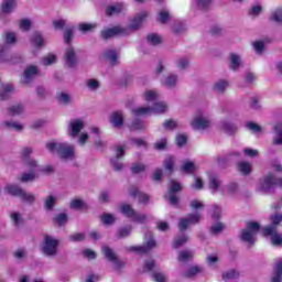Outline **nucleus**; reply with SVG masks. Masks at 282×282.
<instances>
[{"label": "nucleus", "instance_id": "13", "mask_svg": "<svg viewBox=\"0 0 282 282\" xmlns=\"http://www.w3.org/2000/svg\"><path fill=\"white\" fill-rule=\"evenodd\" d=\"M278 180L279 177H275L274 174L269 173L264 177L260 180V187L259 191L262 193H265L267 195H270L274 188L278 186Z\"/></svg>", "mask_w": 282, "mask_h": 282}, {"label": "nucleus", "instance_id": "33", "mask_svg": "<svg viewBox=\"0 0 282 282\" xmlns=\"http://www.w3.org/2000/svg\"><path fill=\"white\" fill-rule=\"evenodd\" d=\"M274 137L272 140V144L274 147H282V123H276L273 127Z\"/></svg>", "mask_w": 282, "mask_h": 282}, {"label": "nucleus", "instance_id": "26", "mask_svg": "<svg viewBox=\"0 0 282 282\" xmlns=\"http://www.w3.org/2000/svg\"><path fill=\"white\" fill-rule=\"evenodd\" d=\"M221 178L219 177V175L217 174H212L209 175V183L208 186L213 193V195H215V193H217L218 191H221Z\"/></svg>", "mask_w": 282, "mask_h": 282}, {"label": "nucleus", "instance_id": "11", "mask_svg": "<svg viewBox=\"0 0 282 282\" xmlns=\"http://www.w3.org/2000/svg\"><path fill=\"white\" fill-rule=\"evenodd\" d=\"M191 127L195 131H206V129H210V118L204 112L198 111L193 117L191 121Z\"/></svg>", "mask_w": 282, "mask_h": 282}, {"label": "nucleus", "instance_id": "22", "mask_svg": "<svg viewBox=\"0 0 282 282\" xmlns=\"http://www.w3.org/2000/svg\"><path fill=\"white\" fill-rule=\"evenodd\" d=\"M129 195L131 197H138L139 204H148L151 199V196H149V194L141 192L140 188H138V186L134 185L130 186Z\"/></svg>", "mask_w": 282, "mask_h": 282}, {"label": "nucleus", "instance_id": "59", "mask_svg": "<svg viewBox=\"0 0 282 282\" xmlns=\"http://www.w3.org/2000/svg\"><path fill=\"white\" fill-rule=\"evenodd\" d=\"M235 279H239V273L237 270L231 269V270L223 273L224 281H232Z\"/></svg>", "mask_w": 282, "mask_h": 282}, {"label": "nucleus", "instance_id": "27", "mask_svg": "<svg viewBox=\"0 0 282 282\" xmlns=\"http://www.w3.org/2000/svg\"><path fill=\"white\" fill-rule=\"evenodd\" d=\"M242 62H241V55L237 53H230L229 54V68L232 72H239L241 68Z\"/></svg>", "mask_w": 282, "mask_h": 282}, {"label": "nucleus", "instance_id": "56", "mask_svg": "<svg viewBox=\"0 0 282 282\" xmlns=\"http://www.w3.org/2000/svg\"><path fill=\"white\" fill-rule=\"evenodd\" d=\"M176 67L181 70L188 69V66L191 65V59L188 57H180L176 59Z\"/></svg>", "mask_w": 282, "mask_h": 282}, {"label": "nucleus", "instance_id": "23", "mask_svg": "<svg viewBox=\"0 0 282 282\" xmlns=\"http://www.w3.org/2000/svg\"><path fill=\"white\" fill-rule=\"evenodd\" d=\"M241 158V152H230L225 156H217L216 161L219 166H226L230 162H235Z\"/></svg>", "mask_w": 282, "mask_h": 282}, {"label": "nucleus", "instance_id": "63", "mask_svg": "<svg viewBox=\"0 0 282 282\" xmlns=\"http://www.w3.org/2000/svg\"><path fill=\"white\" fill-rule=\"evenodd\" d=\"M42 65H44L45 67L50 66V65H54V63H56V55H46L42 58L41 61Z\"/></svg>", "mask_w": 282, "mask_h": 282}, {"label": "nucleus", "instance_id": "60", "mask_svg": "<svg viewBox=\"0 0 282 282\" xmlns=\"http://www.w3.org/2000/svg\"><path fill=\"white\" fill-rule=\"evenodd\" d=\"M202 273V268L199 267H192L188 271L183 273L185 279H192V276H196V274Z\"/></svg>", "mask_w": 282, "mask_h": 282}, {"label": "nucleus", "instance_id": "57", "mask_svg": "<svg viewBox=\"0 0 282 282\" xmlns=\"http://www.w3.org/2000/svg\"><path fill=\"white\" fill-rule=\"evenodd\" d=\"M187 242H188V236L186 235L177 236L174 239L173 248L174 249L182 248V246H184Z\"/></svg>", "mask_w": 282, "mask_h": 282}, {"label": "nucleus", "instance_id": "37", "mask_svg": "<svg viewBox=\"0 0 282 282\" xmlns=\"http://www.w3.org/2000/svg\"><path fill=\"white\" fill-rule=\"evenodd\" d=\"M96 28H98L97 23L83 22V23L78 24V30L83 34H89V33L94 32V30H96Z\"/></svg>", "mask_w": 282, "mask_h": 282}, {"label": "nucleus", "instance_id": "51", "mask_svg": "<svg viewBox=\"0 0 282 282\" xmlns=\"http://www.w3.org/2000/svg\"><path fill=\"white\" fill-rule=\"evenodd\" d=\"M130 170L132 175H140V173H144V171H147V165L143 163H132Z\"/></svg>", "mask_w": 282, "mask_h": 282}, {"label": "nucleus", "instance_id": "14", "mask_svg": "<svg viewBox=\"0 0 282 282\" xmlns=\"http://www.w3.org/2000/svg\"><path fill=\"white\" fill-rule=\"evenodd\" d=\"M202 221V213L196 212V213H191L186 217H183L178 221V230L181 232H185V230L188 229V226L193 225L195 226L196 224H199Z\"/></svg>", "mask_w": 282, "mask_h": 282}, {"label": "nucleus", "instance_id": "24", "mask_svg": "<svg viewBox=\"0 0 282 282\" xmlns=\"http://www.w3.org/2000/svg\"><path fill=\"white\" fill-rule=\"evenodd\" d=\"M180 80V76L176 74H169L163 79H161V85L166 87V89H175L177 87V82Z\"/></svg>", "mask_w": 282, "mask_h": 282}, {"label": "nucleus", "instance_id": "58", "mask_svg": "<svg viewBox=\"0 0 282 282\" xmlns=\"http://www.w3.org/2000/svg\"><path fill=\"white\" fill-rule=\"evenodd\" d=\"M210 0H196L194 7L196 10H208L210 8Z\"/></svg>", "mask_w": 282, "mask_h": 282}, {"label": "nucleus", "instance_id": "52", "mask_svg": "<svg viewBox=\"0 0 282 282\" xmlns=\"http://www.w3.org/2000/svg\"><path fill=\"white\" fill-rule=\"evenodd\" d=\"M171 19V13L169 12V10H161L159 13H158V18H156V21L159 23H162L163 25L165 23L169 22V20Z\"/></svg>", "mask_w": 282, "mask_h": 282}, {"label": "nucleus", "instance_id": "55", "mask_svg": "<svg viewBox=\"0 0 282 282\" xmlns=\"http://www.w3.org/2000/svg\"><path fill=\"white\" fill-rule=\"evenodd\" d=\"M172 32L178 36V34H184L186 32V24L184 22H175L172 26Z\"/></svg>", "mask_w": 282, "mask_h": 282}, {"label": "nucleus", "instance_id": "32", "mask_svg": "<svg viewBox=\"0 0 282 282\" xmlns=\"http://www.w3.org/2000/svg\"><path fill=\"white\" fill-rule=\"evenodd\" d=\"M58 203V197L50 194L44 198V210L47 213H52L54 210V207Z\"/></svg>", "mask_w": 282, "mask_h": 282}, {"label": "nucleus", "instance_id": "38", "mask_svg": "<svg viewBox=\"0 0 282 282\" xmlns=\"http://www.w3.org/2000/svg\"><path fill=\"white\" fill-rule=\"evenodd\" d=\"M272 282H282V260H278L274 268L273 276L271 278Z\"/></svg>", "mask_w": 282, "mask_h": 282}, {"label": "nucleus", "instance_id": "36", "mask_svg": "<svg viewBox=\"0 0 282 282\" xmlns=\"http://www.w3.org/2000/svg\"><path fill=\"white\" fill-rule=\"evenodd\" d=\"M269 21L271 23L282 24V8L274 9L269 15Z\"/></svg>", "mask_w": 282, "mask_h": 282}, {"label": "nucleus", "instance_id": "50", "mask_svg": "<svg viewBox=\"0 0 282 282\" xmlns=\"http://www.w3.org/2000/svg\"><path fill=\"white\" fill-rule=\"evenodd\" d=\"M122 12V4L117 3L106 9L107 17H113V14H120Z\"/></svg>", "mask_w": 282, "mask_h": 282}, {"label": "nucleus", "instance_id": "19", "mask_svg": "<svg viewBox=\"0 0 282 282\" xmlns=\"http://www.w3.org/2000/svg\"><path fill=\"white\" fill-rule=\"evenodd\" d=\"M85 129V122L82 119H76L69 122L68 135L70 138H78L80 131Z\"/></svg>", "mask_w": 282, "mask_h": 282}, {"label": "nucleus", "instance_id": "18", "mask_svg": "<svg viewBox=\"0 0 282 282\" xmlns=\"http://www.w3.org/2000/svg\"><path fill=\"white\" fill-rule=\"evenodd\" d=\"M271 221H272V224L270 226L262 228L263 237H270V235H274V232H276V226H279V224H281L282 215L275 214V215L271 216Z\"/></svg>", "mask_w": 282, "mask_h": 282}, {"label": "nucleus", "instance_id": "5", "mask_svg": "<svg viewBox=\"0 0 282 282\" xmlns=\"http://www.w3.org/2000/svg\"><path fill=\"white\" fill-rule=\"evenodd\" d=\"M259 230H261V225L257 221H248L247 227L241 230L240 239L245 243L250 246H254L257 243V235H259Z\"/></svg>", "mask_w": 282, "mask_h": 282}, {"label": "nucleus", "instance_id": "35", "mask_svg": "<svg viewBox=\"0 0 282 282\" xmlns=\"http://www.w3.org/2000/svg\"><path fill=\"white\" fill-rule=\"evenodd\" d=\"M31 43L32 45H35V47H44L45 39L43 37V34H41V32H34L31 36Z\"/></svg>", "mask_w": 282, "mask_h": 282}, {"label": "nucleus", "instance_id": "15", "mask_svg": "<svg viewBox=\"0 0 282 282\" xmlns=\"http://www.w3.org/2000/svg\"><path fill=\"white\" fill-rule=\"evenodd\" d=\"M148 237H150V239L147 241L145 245L132 246L130 247V252H138V254H147V252H151V250L155 248L156 243H155V240L153 239L152 232H149Z\"/></svg>", "mask_w": 282, "mask_h": 282}, {"label": "nucleus", "instance_id": "6", "mask_svg": "<svg viewBox=\"0 0 282 282\" xmlns=\"http://www.w3.org/2000/svg\"><path fill=\"white\" fill-rule=\"evenodd\" d=\"M61 240L54 238V236L45 235L42 241L41 251L44 257H56L58 254V247Z\"/></svg>", "mask_w": 282, "mask_h": 282}, {"label": "nucleus", "instance_id": "7", "mask_svg": "<svg viewBox=\"0 0 282 282\" xmlns=\"http://www.w3.org/2000/svg\"><path fill=\"white\" fill-rule=\"evenodd\" d=\"M169 106L164 101H154L152 107L133 108L131 113L133 116H151V113H164Z\"/></svg>", "mask_w": 282, "mask_h": 282}, {"label": "nucleus", "instance_id": "3", "mask_svg": "<svg viewBox=\"0 0 282 282\" xmlns=\"http://www.w3.org/2000/svg\"><path fill=\"white\" fill-rule=\"evenodd\" d=\"M46 149L50 153H56L63 162L74 160L76 153L74 145L63 142H48L46 143Z\"/></svg>", "mask_w": 282, "mask_h": 282}, {"label": "nucleus", "instance_id": "8", "mask_svg": "<svg viewBox=\"0 0 282 282\" xmlns=\"http://www.w3.org/2000/svg\"><path fill=\"white\" fill-rule=\"evenodd\" d=\"M177 193H182V185L176 181L171 180L164 199H166V202H169L171 206H174V208L180 207V196H177Z\"/></svg>", "mask_w": 282, "mask_h": 282}, {"label": "nucleus", "instance_id": "28", "mask_svg": "<svg viewBox=\"0 0 282 282\" xmlns=\"http://www.w3.org/2000/svg\"><path fill=\"white\" fill-rule=\"evenodd\" d=\"M17 8V0H3L0 7V14H12Z\"/></svg>", "mask_w": 282, "mask_h": 282}, {"label": "nucleus", "instance_id": "39", "mask_svg": "<svg viewBox=\"0 0 282 282\" xmlns=\"http://www.w3.org/2000/svg\"><path fill=\"white\" fill-rule=\"evenodd\" d=\"M69 209L70 210H83V209H87V203H85L83 199L80 198H75L73 200H70L69 203Z\"/></svg>", "mask_w": 282, "mask_h": 282}, {"label": "nucleus", "instance_id": "43", "mask_svg": "<svg viewBox=\"0 0 282 282\" xmlns=\"http://www.w3.org/2000/svg\"><path fill=\"white\" fill-rule=\"evenodd\" d=\"M237 169L242 175H250L252 173V165L246 161L239 162Z\"/></svg>", "mask_w": 282, "mask_h": 282}, {"label": "nucleus", "instance_id": "62", "mask_svg": "<svg viewBox=\"0 0 282 282\" xmlns=\"http://www.w3.org/2000/svg\"><path fill=\"white\" fill-rule=\"evenodd\" d=\"M212 219L219 221L221 219V207L214 205L212 207Z\"/></svg>", "mask_w": 282, "mask_h": 282}, {"label": "nucleus", "instance_id": "40", "mask_svg": "<svg viewBox=\"0 0 282 282\" xmlns=\"http://www.w3.org/2000/svg\"><path fill=\"white\" fill-rule=\"evenodd\" d=\"M181 171L187 173V175H193L197 171V165L193 161H185L181 166Z\"/></svg>", "mask_w": 282, "mask_h": 282}, {"label": "nucleus", "instance_id": "29", "mask_svg": "<svg viewBox=\"0 0 282 282\" xmlns=\"http://www.w3.org/2000/svg\"><path fill=\"white\" fill-rule=\"evenodd\" d=\"M110 123L116 129H120V127L124 124V115L122 113V111L112 112V115L110 116Z\"/></svg>", "mask_w": 282, "mask_h": 282}, {"label": "nucleus", "instance_id": "30", "mask_svg": "<svg viewBox=\"0 0 282 282\" xmlns=\"http://www.w3.org/2000/svg\"><path fill=\"white\" fill-rule=\"evenodd\" d=\"M3 129H7V131H17L18 133H21L23 131L24 126L20 122L13 121V120H7L2 123Z\"/></svg>", "mask_w": 282, "mask_h": 282}, {"label": "nucleus", "instance_id": "47", "mask_svg": "<svg viewBox=\"0 0 282 282\" xmlns=\"http://www.w3.org/2000/svg\"><path fill=\"white\" fill-rule=\"evenodd\" d=\"M147 129V126L141 119H134L131 124H130V130L131 131H144Z\"/></svg>", "mask_w": 282, "mask_h": 282}, {"label": "nucleus", "instance_id": "25", "mask_svg": "<svg viewBox=\"0 0 282 282\" xmlns=\"http://www.w3.org/2000/svg\"><path fill=\"white\" fill-rule=\"evenodd\" d=\"M219 127L227 135H235V133L239 131V127H237L236 123L226 120L220 121Z\"/></svg>", "mask_w": 282, "mask_h": 282}, {"label": "nucleus", "instance_id": "17", "mask_svg": "<svg viewBox=\"0 0 282 282\" xmlns=\"http://www.w3.org/2000/svg\"><path fill=\"white\" fill-rule=\"evenodd\" d=\"M105 61L111 65V67H118L120 65V53L116 48H108L102 52Z\"/></svg>", "mask_w": 282, "mask_h": 282}, {"label": "nucleus", "instance_id": "31", "mask_svg": "<svg viewBox=\"0 0 282 282\" xmlns=\"http://www.w3.org/2000/svg\"><path fill=\"white\" fill-rule=\"evenodd\" d=\"M229 85H230V83H228V80L219 79L214 84L213 91H215V94H219L220 96H224V94H226V90L228 89Z\"/></svg>", "mask_w": 282, "mask_h": 282}, {"label": "nucleus", "instance_id": "1", "mask_svg": "<svg viewBox=\"0 0 282 282\" xmlns=\"http://www.w3.org/2000/svg\"><path fill=\"white\" fill-rule=\"evenodd\" d=\"M148 18L149 12L141 11L135 14L128 29L122 26L106 28L100 31V39H102V41H109V39H113L116 36H129V30H140Z\"/></svg>", "mask_w": 282, "mask_h": 282}, {"label": "nucleus", "instance_id": "42", "mask_svg": "<svg viewBox=\"0 0 282 282\" xmlns=\"http://www.w3.org/2000/svg\"><path fill=\"white\" fill-rule=\"evenodd\" d=\"M133 230V227L131 225L121 227L116 232L117 239H126V237H129L131 235V231Z\"/></svg>", "mask_w": 282, "mask_h": 282}, {"label": "nucleus", "instance_id": "2", "mask_svg": "<svg viewBox=\"0 0 282 282\" xmlns=\"http://www.w3.org/2000/svg\"><path fill=\"white\" fill-rule=\"evenodd\" d=\"M2 41L4 45H0V61L1 63H10L14 65L17 63H21V57L12 56L8 53V47H14L19 43V36L14 31H7L2 34Z\"/></svg>", "mask_w": 282, "mask_h": 282}, {"label": "nucleus", "instance_id": "9", "mask_svg": "<svg viewBox=\"0 0 282 282\" xmlns=\"http://www.w3.org/2000/svg\"><path fill=\"white\" fill-rule=\"evenodd\" d=\"M120 213L124 215V217H128V219H132L134 224H147L149 217L147 214H140L131 207L129 204H123L120 206Z\"/></svg>", "mask_w": 282, "mask_h": 282}, {"label": "nucleus", "instance_id": "46", "mask_svg": "<svg viewBox=\"0 0 282 282\" xmlns=\"http://www.w3.org/2000/svg\"><path fill=\"white\" fill-rule=\"evenodd\" d=\"M100 221L105 225V226H113V224H116V216L113 214H107L104 213L100 216Z\"/></svg>", "mask_w": 282, "mask_h": 282}, {"label": "nucleus", "instance_id": "45", "mask_svg": "<svg viewBox=\"0 0 282 282\" xmlns=\"http://www.w3.org/2000/svg\"><path fill=\"white\" fill-rule=\"evenodd\" d=\"M163 166H164L165 171L169 172V175H173V171L175 169V158L166 156L163 162Z\"/></svg>", "mask_w": 282, "mask_h": 282}, {"label": "nucleus", "instance_id": "49", "mask_svg": "<svg viewBox=\"0 0 282 282\" xmlns=\"http://www.w3.org/2000/svg\"><path fill=\"white\" fill-rule=\"evenodd\" d=\"M34 180H36V172L34 171L23 173L20 177V182H22V184H28V182H34Z\"/></svg>", "mask_w": 282, "mask_h": 282}, {"label": "nucleus", "instance_id": "53", "mask_svg": "<svg viewBox=\"0 0 282 282\" xmlns=\"http://www.w3.org/2000/svg\"><path fill=\"white\" fill-rule=\"evenodd\" d=\"M57 101L61 104V105H72V96H69V94L67 93H58L57 94Z\"/></svg>", "mask_w": 282, "mask_h": 282}, {"label": "nucleus", "instance_id": "10", "mask_svg": "<svg viewBox=\"0 0 282 282\" xmlns=\"http://www.w3.org/2000/svg\"><path fill=\"white\" fill-rule=\"evenodd\" d=\"M101 251L104 257H106L107 261L112 263L113 270H116V272H120V270L124 268V261L120 260V258L116 254V252H113V249H111V247L104 245L101 247Z\"/></svg>", "mask_w": 282, "mask_h": 282}, {"label": "nucleus", "instance_id": "48", "mask_svg": "<svg viewBox=\"0 0 282 282\" xmlns=\"http://www.w3.org/2000/svg\"><path fill=\"white\" fill-rule=\"evenodd\" d=\"M160 98V95L155 90H148L144 93V100L145 102H156L158 99Z\"/></svg>", "mask_w": 282, "mask_h": 282}, {"label": "nucleus", "instance_id": "41", "mask_svg": "<svg viewBox=\"0 0 282 282\" xmlns=\"http://www.w3.org/2000/svg\"><path fill=\"white\" fill-rule=\"evenodd\" d=\"M193 257H195V253L191 250H183L178 252V261L181 263H188V261H193Z\"/></svg>", "mask_w": 282, "mask_h": 282}, {"label": "nucleus", "instance_id": "34", "mask_svg": "<svg viewBox=\"0 0 282 282\" xmlns=\"http://www.w3.org/2000/svg\"><path fill=\"white\" fill-rule=\"evenodd\" d=\"M224 230H226V225L219 220H216L209 228V232L213 237H217V235H220Z\"/></svg>", "mask_w": 282, "mask_h": 282}, {"label": "nucleus", "instance_id": "54", "mask_svg": "<svg viewBox=\"0 0 282 282\" xmlns=\"http://www.w3.org/2000/svg\"><path fill=\"white\" fill-rule=\"evenodd\" d=\"M147 42L149 45H160L162 43V37L158 33H151L147 36Z\"/></svg>", "mask_w": 282, "mask_h": 282}, {"label": "nucleus", "instance_id": "64", "mask_svg": "<svg viewBox=\"0 0 282 282\" xmlns=\"http://www.w3.org/2000/svg\"><path fill=\"white\" fill-rule=\"evenodd\" d=\"M55 224H58L59 226H65L67 224V214L62 213L54 217Z\"/></svg>", "mask_w": 282, "mask_h": 282}, {"label": "nucleus", "instance_id": "44", "mask_svg": "<svg viewBox=\"0 0 282 282\" xmlns=\"http://www.w3.org/2000/svg\"><path fill=\"white\" fill-rule=\"evenodd\" d=\"M25 111V107L22 104H17L8 108L9 116H21Z\"/></svg>", "mask_w": 282, "mask_h": 282}, {"label": "nucleus", "instance_id": "21", "mask_svg": "<svg viewBox=\"0 0 282 282\" xmlns=\"http://www.w3.org/2000/svg\"><path fill=\"white\" fill-rule=\"evenodd\" d=\"M124 158V147H117L116 156L110 160V164L113 171H122L123 165L120 159Z\"/></svg>", "mask_w": 282, "mask_h": 282}, {"label": "nucleus", "instance_id": "4", "mask_svg": "<svg viewBox=\"0 0 282 282\" xmlns=\"http://www.w3.org/2000/svg\"><path fill=\"white\" fill-rule=\"evenodd\" d=\"M4 193L7 195H11V197H19L22 202L26 204H34L36 202V196L34 194H30L21 187L19 184L9 183L4 186Z\"/></svg>", "mask_w": 282, "mask_h": 282}, {"label": "nucleus", "instance_id": "16", "mask_svg": "<svg viewBox=\"0 0 282 282\" xmlns=\"http://www.w3.org/2000/svg\"><path fill=\"white\" fill-rule=\"evenodd\" d=\"M64 65L70 69L78 65V55L76 54V50H74L72 46H68L65 51Z\"/></svg>", "mask_w": 282, "mask_h": 282}, {"label": "nucleus", "instance_id": "61", "mask_svg": "<svg viewBox=\"0 0 282 282\" xmlns=\"http://www.w3.org/2000/svg\"><path fill=\"white\" fill-rule=\"evenodd\" d=\"M98 202L100 204H109L111 202V194L108 191L100 192L98 196Z\"/></svg>", "mask_w": 282, "mask_h": 282}, {"label": "nucleus", "instance_id": "12", "mask_svg": "<svg viewBox=\"0 0 282 282\" xmlns=\"http://www.w3.org/2000/svg\"><path fill=\"white\" fill-rule=\"evenodd\" d=\"M32 153H34V149L32 148H23L21 150L22 164L29 171H33L35 173L36 169H39V161L32 158Z\"/></svg>", "mask_w": 282, "mask_h": 282}, {"label": "nucleus", "instance_id": "20", "mask_svg": "<svg viewBox=\"0 0 282 282\" xmlns=\"http://www.w3.org/2000/svg\"><path fill=\"white\" fill-rule=\"evenodd\" d=\"M40 74L39 66L30 65L23 73V85H30Z\"/></svg>", "mask_w": 282, "mask_h": 282}]
</instances>
